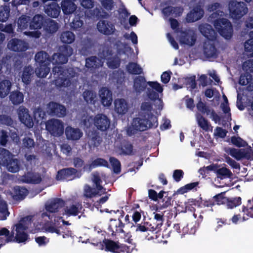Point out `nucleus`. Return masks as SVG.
<instances>
[{
  "label": "nucleus",
  "mask_w": 253,
  "mask_h": 253,
  "mask_svg": "<svg viewBox=\"0 0 253 253\" xmlns=\"http://www.w3.org/2000/svg\"><path fill=\"white\" fill-rule=\"evenodd\" d=\"M230 15L234 19L239 20L248 12L247 4L242 1L231 0L228 4Z\"/></svg>",
  "instance_id": "nucleus-9"
},
{
  "label": "nucleus",
  "mask_w": 253,
  "mask_h": 253,
  "mask_svg": "<svg viewBox=\"0 0 253 253\" xmlns=\"http://www.w3.org/2000/svg\"><path fill=\"white\" fill-rule=\"evenodd\" d=\"M128 110L127 103L124 99H120L115 101V110L119 114L124 115Z\"/></svg>",
  "instance_id": "nucleus-33"
},
{
  "label": "nucleus",
  "mask_w": 253,
  "mask_h": 253,
  "mask_svg": "<svg viewBox=\"0 0 253 253\" xmlns=\"http://www.w3.org/2000/svg\"><path fill=\"white\" fill-rule=\"evenodd\" d=\"M199 184V182H194L187 184L184 186L178 189L177 191V193L178 194H183L195 188Z\"/></svg>",
  "instance_id": "nucleus-49"
},
{
  "label": "nucleus",
  "mask_w": 253,
  "mask_h": 253,
  "mask_svg": "<svg viewBox=\"0 0 253 253\" xmlns=\"http://www.w3.org/2000/svg\"><path fill=\"white\" fill-rule=\"evenodd\" d=\"M46 19L41 14H36L31 19L30 29L31 30H38L43 27Z\"/></svg>",
  "instance_id": "nucleus-24"
},
{
  "label": "nucleus",
  "mask_w": 253,
  "mask_h": 253,
  "mask_svg": "<svg viewBox=\"0 0 253 253\" xmlns=\"http://www.w3.org/2000/svg\"><path fill=\"white\" fill-rule=\"evenodd\" d=\"M61 41L64 43H72L75 39L74 34L69 31L63 32L60 37Z\"/></svg>",
  "instance_id": "nucleus-43"
},
{
  "label": "nucleus",
  "mask_w": 253,
  "mask_h": 253,
  "mask_svg": "<svg viewBox=\"0 0 253 253\" xmlns=\"http://www.w3.org/2000/svg\"><path fill=\"white\" fill-rule=\"evenodd\" d=\"M231 141L233 144L238 147H246L248 145V143L240 137L233 136L231 138Z\"/></svg>",
  "instance_id": "nucleus-59"
},
{
  "label": "nucleus",
  "mask_w": 253,
  "mask_h": 253,
  "mask_svg": "<svg viewBox=\"0 0 253 253\" xmlns=\"http://www.w3.org/2000/svg\"><path fill=\"white\" fill-rule=\"evenodd\" d=\"M204 12L200 6L194 7L186 15V20L189 23L194 22L200 19Z\"/></svg>",
  "instance_id": "nucleus-19"
},
{
  "label": "nucleus",
  "mask_w": 253,
  "mask_h": 253,
  "mask_svg": "<svg viewBox=\"0 0 253 253\" xmlns=\"http://www.w3.org/2000/svg\"><path fill=\"white\" fill-rule=\"evenodd\" d=\"M198 124L203 130H208L209 129L210 125L208 120L202 116L198 117Z\"/></svg>",
  "instance_id": "nucleus-64"
},
{
  "label": "nucleus",
  "mask_w": 253,
  "mask_h": 253,
  "mask_svg": "<svg viewBox=\"0 0 253 253\" xmlns=\"http://www.w3.org/2000/svg\"><path fill=\"white\" fill-rule=\"evenodd\" d=\"M7 46L9 49L15 52H24L29 47L27 42L16 38L11 39L8 42Z\"/></svg>",
  "instance_id": "nucleus-16"
},
{
  "label": "nucleus",
  "mask_w": 253,
  "mask_h": 253,
  "mask_svg": "<svg viewBox=\"0 0 253 253\" xmlns=\"http://www.w3.org/2000/svg\"><path fill=\"white\" fill-rule=\"evenodd\" d=\"M13 156L7 162V164H5L4 167H5L8 171L12 173H15L18 172L20 169V162L17 159H14Z\"/></svg>",
  "instance_id": "nucleus-36"
},
{
  "label": "nucleus",
  "mask_w": 253,
  "mask_h": 253,
  "mask_svg": "<svg viewBox=\"0 0 253 253\" xmlns=\"http://www.w3.org/2000/svg\"><path fill=\"white\" fill-rule=\"evenodd\" d=\"M31 17L28 15L23 14L17 20V26L19 29L23 31L30 27L31 24Z\"/></svg>",
  "instance_id": "nucleus-39"
},
{
  "label": "nucleus",
  "mask_w": 253,
  "mask_h": 253,
  "mask_svg": "<svg viewBox=\"0 0 253 253\" xmlns=\"http://www.w3.org/2000/svg\"><path fill=\"white\" fill-rule=\"evenodd\" d=\"M101 102L104 106H109L112 102V93L107 87H102L99 91Z\"/></svg>",
  "instance_id": "nucleus-23"
},
{
  "label": "nucleus",
  "mask_w": 253,
  "mask_h": 253,
  "mask_svg": "<svg viewBox=\"0 0 253 253\" xmlns=\"http://www.w3.org/2000/svg\"><path fill=\"white\" fill-rule=\"evenodd\" d=\"M93 125L97 129L104 131L110 127V121L105 115L98 114L93 118Z\"/></svg>",
  "instance_id": "nucleus-13"
},
{
  "label": "nucleus",
  "mask_w": 253,
  "mask_h": 253,
  "mask_svg": "<svg viewBox=\"0 0 253 253\" xmlns=\"http://www.w3.org/2000/svg\"><path fill=\"white\" fill-rule=\"evenodd\" d=\"M225 192H221L213 197L214 203L217 205L226 204L227 201V198L224 196Z\"/></svg>",
  "instance_id": "nucleus-60"
},
{
  "label": "nucleus",
  "mask_w": 253,
  "mask_h": 253,
  "mask_svg": "<svg viewBox=\"0 0 253 253\" xmlns=\"http://www.w3.org/2000/svg\"><path fill=\"white\" fill-rule=\"evenodd\" d=\"M92 181L94 184H95V188H96L97 190H100L103 193H106V189L104 188L102 186V180L101 179L99 175H94Z\"/></svg>",
  "instance_id": "nucleus-61"
},
{
  "label": "nucleus",
  "mask_w": 253,
  "mask_h": 253,
  "mask_svg": "<svg viewBox=\"0 0 253 253\" xmlns=\"http://www.w3.org/2000/svg\"><path fill=\"white\" fill-rule=\"evenodd\" d=\"M199 30L201 34L207 39L203 45L205 56L207 58H216L217 50L215 44L217 38L216 32L209 24L200 25Z\"/></svg>",
  "instance_id": "nucleus-2"
},
{
  "label": "nucleus",
  "mask_w": 253,
  "mask_h": 253,
  "mask_svg": "<svg viewBox=\"0 0 253 253\" xmlns=\"http://www.w3.org/2000/svg\"><path fill=\"white\" fill-rule=\"evenodd\" d=\"M133 149L132 145L127 142L122 146L121 151L122 154L125 155H131L133 154Z\"/></svg>",
  "instance_id": "nucleus-55"
},
{
  "label": "nucleus",
  "mask_w": 253,
  "mask_h": 253,
  "mask_svg": "<svg viewBox=\"0 0 253 253\" xmlns=\"http://www.w3.org/2000/svg\"><path fill=\"white\" fill-rule=\"evenodd\" d=\"M226 204L228 208L233 209L241 204V198L240 197L231 199L227 198V201Z\"/></svg>",
  "instance_id": "nucleus-52"
},
{
  "label": "nucleus",
  "mask_w": 253,
  "mask_h": 253,
  "mask_svg": "<svg viewBox=\"0 0 253 253\" xmlns=\"http://www.w3.org/2000/svg\"><path fill=\"white\" fill-rule=\"evenodd\" d=\"M33 73L34 70L31 66L25 67L21 77L22 82L27 85L30 84Z\"/></svg>",
  "instance_id": "nucleus-40"
},
{
  "label": "nucleus",
  "mask_w": 253,
  "mask_h": 253,
  "mask_svg": "<svg viewBox=\"0 0 253 253\" xmlns=\"http://www.w3.org/2000/svg\"><path fill=\"white\" fill-rule=\"evenodd\" d=\"M226 152L229 153L232 157H234L238 161L241 160L245 158L248 159L250 158L248 153L245 152L244 149H237L234 148H229L228 150L226 151Z\"/></svg>",
  "instance_id": "nucleus-31"
},
{
  "label": "nucleus",
  "mask_w": 253,
  "mask_h": 253,
  "mask_svg": "<svg viewBox=\"0 0 253 253\" xmlns=\"http://www.w3.org/2000/svg\"><path fill=\"white\" fill-rule=\"evenodd\" d=\"M28 193V190L20 186H15L13 187L12 193V198L16 201L23 200Z\"/></svg>",
  "instance_id": "nucleus-25"
},
{
  "label": "nucleus",
  "mask_w": 253,
  "mask_h": 253,
  "mask_svg": "<svg viewBox=\"0 0 253 253\" xmlns=\"http://www.w3.org/2000/svg\"><path fill=\"white\" fill-rule=\"evenodd\" d=\"M252 75L249 73L242 74L239 78V83L242 85H246L251 82L252 80Z\"/></svg>",
  "instance_id": "nucleus-54"
},
{
  "label": "nucleus",
  "mask_w": 253,
  "mask_h": 253,
  "mask_svg": "<svg viewBox=\"0 0 253 253\" xmlns=\"http://www.w3.org/2000/svg\"><path fill=\"white\" fill-rule=\"evenodd\" d=\"M81 170L74 168H67L60 169L57 172V179L70 181L81 176Z\"/></svg>",
  "instance_id": "nucleus-10"
},
{
  "label": "nucleus",
  "mask_w": 253,
  "mask_h": 253,
  "mask_svg": "<svg viewBox=\"0 0 253 253\" xmlns=\"http://www.w3.org/2000/svg\"><path fill=\"white\" fill-rule=\"evenodd\" d=\"M47 113L51 116L63 117L66 114L65 107L54 101L49 102L46 106Z\"/></svg>",
  "instance_id": "nucleus-11"
},
{
  "label": "nucleus",
  "mask_w": 253,
  "mask_h": 253,
  "mask_svg": "<svg viewBox=\"0 0 253 253\" xmlns=\"http://www.w3.org/2000/svg\"><path fill=\"white\" fill-rule=\"evenodd\" d=\"M43 27L46 34L52 35L57 31L59 29V25L55 21L47 19H46Z\"/></svg>",
  "instance_id": "nucleus-30"
},
{
  "label": "nucleus",
  "mask_w": 253,
  "mask_h": 253,
  "mask_svg": "<svg viewBox=\"0 0 253 253\" xmlns=\"http://www.w3.org/2000/svg\"><path fill=\"white\" fill-rule=\"evenodd\" d=\"M119 242H115L110 239H104L102 243L101 242H97L96 243H92L93 245L97 246L98 244H100L101 249H104L106 252H110L113 253H119L118 252Z\"/></svg>",
  "instance_id": "nucleus-18"
},
{
  "label": "nucleus",
  "mask_w": 253,
  "mask_h": 253,
  "mask_svg": "<svg viewBox=\"0 0 253 253\" xmlns=\"http://www.w3.org/2000/svg\"><path fill=\"white\" fill-rule=\"evenodd\" d=\"M141 115L153 114L151 111L152 110V105L151 103L148 102H142L141 106Z\"/></svg>",
  "instance_id": "nucleus-57"
},
{
  "label": "nucleus",
  "mask_w": 253,
  "mask_h": 253,
  "mask_svg": "<svg viewBox=\"0 0 253 253\" xmlns=\"http://www.w3.org/2000/svg\"><path fill=\"white\" fill-rule=\"evenodd\" d=\"M35 59L39 65L36 70L37 76L39 78H45L50 72L49 66L51 60L49 55L45 51H41L36 54Z\"/></svg>",
  "instance_id": "nucleus-6"
},
{
  "label": "nucleus",
  "mask_w": 253,
  "mask_h": 253,
  "mask_svg": "<svg viewBox=\"0 0 253 253\" xmlns=\"http://www.w3.org/2000/svg\"><path fill=\"white\" fill-rule=\"evenodd\" d=\"M13 234H14V229L11 232L6 228L3 227L0 229V236H4L5 239H3L5 243L11 242V240L13 239Z\"/></svg>",
  "instance_id": "nucleus-47"
},
{
  "label": "nucleus",
  "mask_w": 253,
  "mask_h": 253,
  "mask_svg": "<svg viewBox=\"0 0 253 253\" xmlns=\"http://www.w3.org/2000/svg\"><path fill=\"white\" fill-rule=\"evenodd\" d=\"M119 246L118 252L119 253H131L136 247L135 244H131V245L127 246L120 243H119Z\"/></svg>",
  "instance_id": "nucleus-51"
},
{
  "label": "nucleus",
  "mask_w": 253,
  "mask_h": 253,
  "mask_svg": "<svg viewBox=\"0 0 253 253\" xmlns=\"http://www.w3.org/2000/svg\"><path fill=\"white\" fill-rule=\"evenodd\" d=\"M102 166L109 168L108 163L103 158H98L93 160L91 164H86L84 167V171H90L92 168Z\"/></svg>",
  "instance_id": "nucleus-28"
},
{
  "label": "nucleus",
  "mask_w": 253,
  "mask_h": 253,
  "mask_svg": "<svg viewBox=\"0 0 253 253\" xmlns=\"http://www.w3.org/2000/svg\"><path fill=\"white\" fill-rule=\"evenodd\" d=\"M52 59L53 61H54V63L55 64H63L67 62L68 57L60 52L54 53L52 56Z\"/></svg>",
  "instance_id": "nucleus-48"
},
{
  "label": "nucleus",
  "mask_w": 253,
  "mask_h": 253,
  "mask_svg": "<svg viewBox=\"0 0 253 253\" xmlns=\"http://www.w3.org/2000/svg\"><path fill=\"white\" fill-rule=\"evenodd\" d=\"M9 99L14 105H18L24 101V96L23 93L19 90H14L9 93Z\"/></svg>",
  "instance_id": "nucleus-29"
},
{
  "label": "nucleus",
  "mask_w": 253,
  "mask_h": 253,
  "mask_svg": "<svg viewBox=\"0 0 253 253\" xmlns=\"http://www.w3.org/2000/svg\"><path fill=\"white\" fill-rule=\"evenodd\" d=\"M18 114L19 120L22 124L28 128L33 127L34 122L28 109L20 107L18 110Z\"/></svg>",
  "instance_id": "nucleus-17"
},
{
  "label": "nucleus",
  "mask_w": 253,
  "mask_h": 253,
  "mask_svg": "<svg viewBox=\"0 0 253 253\" xmlns=\"http://www.w3.org/2000/svg\"><path fill=\"white\" fill-rule=\"evenodd\" d=\"M119 223L114 224L115 230H114L113 225L110 224L109 225L108 230L109 232H111L112 236H116L117 234L124 233L125 231L123 229L125 227V224L123 223L120 218H118Z\"/></svg>",
  "instance_id": "nucleus-37"
},
{
  "label": "nucleus",
  "mask_w": 253,
  "mask_h": 253,
  "mask_svg": "<svg viewBox=\"0 0 253 253\" xmlns=\"http://www.w3.org/2000/svg\"><path fill=\"white\" fill-rule=\"evenodd\" d=\"M127 72L131 75H140L143 73V69L136 63L129 62L126 66Z\"/></svg>",
  "instance_id": "nucleus-38"
},
{
  "label": "nucleus",
  "mask_w": 253,
  "mask_h": 253,
  "mask_svg": "<svg viewBox=\"0 0 253 253\" xmlns=\"http://www.w3.org/2000/svg\"><path fill=\"white\" fill-rule=\"evenodd\" d=\"M13 155L5 148H0V165L4 166L7 164V162L11 158Z\"/></svg>",
  "instance_id": "nucleus-42"
},
{
  "label": "nucleus",
  "mask_w": 253,
  "mask_h": 253,
  "mask_svg": "<svg viewBox=\"0 0 253 253\" xmlns=\"http://www.w3.org/2000/svg\"><path fill=\"white\" fill-rule=\"evenodd\" d=\"M80 124L84 129L86 131L93 124V118L91 116L84 115L82 117Z\"/></svg>",
  "instance_id": "nucleus-45"
},
{
  "label": "nucleus",
  "mask_w": 253,
  "mask_h": 253,
  "mask_svg": "<svg viewBox=\"0 0 253 253\" xmlns=\"http://www.w3.org/2000/svg\"><path fill=\"white\" fill-rule=\"evenodd\" d=\"M147 84L159 93H161L163 90L162 86L156 81L147 82L145 77L141 76H137L134 79L133 88L137 93H140L144 91L146 88Z\"/></svg>",
  "instance_id": "nucleus-8"
},
{
  "label": "nucleus",
  "mask_w": 253,
  "mask_h": 253,
  "mask_svg": "<svg viewBox=\"0 0 253 253\" xmlns=\"http://www.w3.org/2000/svg\"><path fill=\"white\" fill-rule=\"evenodd\" d=\"M12 86V83L8 79L0 80V98L3 99L9 94Z\"/></svg>",
  "instance_id": "nucleus-26"
},
{
  "label": "nucleus",
  "mask_w": 253,
  "mask_h": 253,
  "mask_svg": "<svg viewBox=\"0 0 253 253\" xmlns=\"http://www.w3.org/2000/svg\"><path fill=\"white\" fill-rule=\"evenodd\" d=\"M65 135L68 140H78L83 136L82 131L79 128L68 126L65 129Z\"/></svg>",
  "instance_id": "nucleus-22"
},
{
  "label": "nucleus",
  "mask_w": 253,
  "mask_h": 253,
  "mask_svg": "<svg viewBox=\"0 0 253 253\" xmlns=\"http://www.w3.org/2000/svg\"><path fill=\"white\" fill-rule=\"evenodd\" d=\"M61 220L59 217H55L53 220H50L44 224V228L46 232L54 233H55L58 236L61 235L60 228L61 227Z\"/></svg>",
  "instance_id": "nucleus-15"
},
{
  "label": "nucleus",
  "mask_w": 253,
  "mask_h": 253,
  "mask_svg": "<svg viewBox=\"0 0 253 253\" xmlns=\"http://www.w3.org/2000/svg\"><path fill=\"white\" fill-rule=\"evenodd\" d=\"M65 205V201L61 198H54L49 203L45 205V211L42 213L41 216L44 218L47 217L49 220L59 217L58 212Z\"/></svg>",
  "instance_id": "nucleus-7"
},
{
  "label": "nucleus",
  "mask_w": 253,
  "mask_h": 253,
  "mask_svg": "<svg viewBox=\"0 0 253 253\" xmlns=\"http://www.w3.org/2000/svg\"><path fill=\"white\" fill-rule=\"evenodd\" d=\"M188 205L186 206V208L190 210L191 211H195V209L192 206L200 207L202 204V198L199 200L195 199H189L188 201Z\"/></svg>",
  "instance_id": "nucleus-56"
},
{
  "label": "nucleus",
  "mask_w": 253,
  "mask_h": 253,
  "mask_svg": "<svg viewBox=\"0 0 253 253\" xmlns=\"http://www.w3.org/2000/svg\"><path fill=\"white\" fill-rule=\"evenodd\" d=\"M32 216H27L22 218L18 223L15 225L16 235L13 234V239L11 242L18 243H25L29 239V235L25 231L32 222Z\"/></svg>",
  "instance_id": "nucleus-5"
},
{
  "label": "nucleus",
  "mask_w": 253,
  "mask_h": 253,
  "mask_svg": "<svg viewBox=\"0 0 253 253\" xmlns=\"http://www.w3.org/2000/svg\"><path fill=\"white\" fill-rule=\"evenodd\" d=\"M250 39L244 44L245 50L247 52H252L250 55L253 57V30L249 34Z\"/></svg>",
  "instance_id": "nucleus-50"
},
{
  "label": "nucleus",
  "mask_w": 253,
  "mask_h": 253,
  "mask_svg": "<svg viewBox=\"0 0 253 253\" xmlns=\"http://www.w3.org/2000/svg\"><path fill=\"white\" fill-rule=\"evenodd\" d=\"M83 209V207L81 202H75L69 206H66L64 208V212L69 216H75L81 212Z\"/></svg>",
  "instance_id": "nucleus-20"
},
{
  "label": "nucleus",
  "mask_w": 253,
  "mask_h": 253,
  "mask_svg": "<svg viewBox=\"0 0 253 253\" xmlns=\"http://www.w3.org/2000/svg\"><path fill=\"white\" fill-rule=\"evenodd\" d=\"M34 117L38 121L42 120L45 118V112L41 107H38L34 111Z\"/></svg>",
  "instance_id": "nucleus-62"
},
{
  "label": "nucleus",
  "mask_w": 253,
  "mask_h": 253,
  "mask_svg": "<svg viewBox=\"0 0 253 253\" xmlns=\"http://www.w3.org/2000/svg\"><path fill=\"white\" fill-rule=\"evenodd\" d=\"M97 28L100 33L106 36L113 35L116 31L114 24L106 20H99L97 24Z\"/></svg>",
  "instance_id": "nucleus-14"
},
{
  "label": "nucleus",
  "mask_w": 253,
  "mask_h": 253,
  "mask_svg": "<svg viewBox=\"0 0 253 253\" xmlns=\"http://www.w3.org/2000/svg\"><path fill=\"white\" fill-rule=\"evenodd\" d=\"M215 173L217 177L220 179L230 178L233 175L231 171L226 167H218Z\"/></svg>",
  "instance_id": "nucleus-41"
},
{
  "label": "nucleus",
  "mask_w": 253,
  "mask_h": 253,
  "mask_svg": "<svg viewBox=\"0 0 253 253\" xmlns=\"http://www.w3.org/2000/svg\"><path fill=\"white\" fill-rule=\"evenodd\" d=\"M183 11V9L181 7L168 6L163 9L162 12L167 17L172 15L176 17L181 16Z\"/></svg>",
  "instance_id": "nucleus-27"
},
{
  "label": "nucleus",
  "mask_w": 253,
  "mask_h": 253,
  "mask_svg": "<svg viewBox=\"0 0 253 253\" xmlns=\"http://www.w3.org/2000/svg\"><path fill=\"white\" fill-rule=\"evenodd\" d=\"M243 70L246 73H253V59L245 61L242 65Z\"/></svg>",
  "instance_id": "nucleus-63"
},
{
  "label": "nucleus",
  "mask_w": 253,
  "mask_h": 253,
  "mask_svg": "<svg viewBox=\"0 0 253 253\" xmlns=\"http://www.w3.org/2000/svg\"><path fill=\"white\" fill-rule=\"evenodd\" d=\"M47 130L54 136H60L64 133L63 122L57 119H52L46 125Z\"/></svg>",
  "instance_id": "nucleus-12"
},
{
  "label": "nucleus",
  "mask_w": 253,
  "mask_h": 253,
  "mask_svg": "<svg viewBox=\"0 0 253 253\" xmlns=\"http://www.w3.org/2000/svg\"><path fill=\"white\" fill-rule=\"evenodd\" d=\"M196 38L193 34L187 32H182L180 37V43L189 46H193L196 42Z\"/></svg>",
  "instance_id": "nucleus-32"
},
{
  "label": "nucleus",
  "mask_w": 253,
  "mask_h": 253,
  "mask_svg": "<svg viewBox=\"0 0 253 253\" xmlns=\"http://www.w3.org/2000/svg\"><path fill=\"white\" fill-rule=\"evenodd\" d=\"M83 96L84 101L87 104H95L96 102L95 98L96 97V94L95 92L86 89L83 92Z\"/></svg>",
  "instance_id": "nucleus-44"
},
{
  "label": "nucleus",
  "mask_w": 253,
  "mask_h": 253,
  "mask_svg": "<svg viewBox=\"0 0 253 253\" xmlns=\"http://www.w3.org/2000/svg\"><path fill=\"white\" fill-rule=\"evenodd\" d=\"M103 194L95 188H92L88 184H85L84 189V196L86 198H92L96 196H100Z\"/></svg>",
  "instance_id": "nucleus-34"
},
{
  "label": "nucleus",
  "mask_w": 253,
  "mask_h": 253,
  "mask_svg": "<svg viewBox=\"0 0 253 253\" xmlns=\"http://www.w3.org/2000/svg\"><path fill=\"white\" fill-rule=\"evenodd\" d=\"M109 162L112 167L113 172L119 174L121 171V164L120 161L114 157H110Z\"/></svg>",
  "instance_id": "nucleus-46"
},
{
  "label": "nucleus",
  "mask_w": 253,
  "mask_h": 253,
  "mask_svg": "<svg viewBox=\"0 0 253 253\" xmlns=\"http://www.w3.org/2000/svg\"><path fill=\"white\" fill-rule=\"evenodd\" d=\"M52 74L55 78L54 84L58 87H65L71 85V80L76 72L72 68H65L61 66H54Z\"/></svg>",
  "instance_id": "nucleus-3"
},
{
  "label": "nucleus",
  "mask_w": 253,
  "mask_h": 253,
  "mask_svg": "<svg viewBox=\"0 0 253 253\" xmlns=\"http://www.w3.org/2000/svg\"><path fill=\"white\" fill-rule=\"evenodd\" d=\"M100 60L95 56L88 57L85 60V67L90 69V71H94L101 66Z\"/></svg>",
  "instance_id": "nucleus-35"
},
{
  "label": "nucleus",
  "mask_w": 253,
  "mask_h": 253,
  "mask_svg": "<svg viewBox=\"0 0 253 253\" xmlns=\"http://www.w3.org/2000/svg\"><path fill=\"white\" fill-rule=\"evenodd\" d=\"M10 8L8 6H4L0 8V21L5 22L9 16Z\"/></svg>",
  "instance_id": "nucleus-53"
},
{
  "label": "nucleus",
  "mask_w": 253,
  "mask_h": 253,
  "mask_svg": "<svg viewBox=\"0 0 253 253\" xmlns=\"http://www.w3.org/2000/svg\"><path fill=\"white\" fill-rule=\"evenodd\" d=\"M220 7L221 4L218 2H214L209 5L210 11H215L211 15L210 18L213 21V26L218 33L225 39L228 40L232 36L233 27L228 19L220 18L223 14V12L218 9Z\"/></svg>",
  "instance_id": "nucleus-1"
},
{
  "label": "nucleus",
  "mask_w": 253,
  "mask_h": 253,
  "mask_svg": "<svg viewBox=\"0 0 253 253\" xmlns=\"http://www.w3.org/2000/svg\"><path fill=\"white\" fill-rule=\"evenodd\" d=\"M197 108L198 110L202 114H206L207 115H209L211 113V110L210 108L207 106L206 103L202 102L201 99L197 104Z\"/></svg>",
  "instance_id": "nucleus-58"
},
{
  "label": "nucleus",
  "mask_w": 253,
  "mask_h": 253,
  "mask_svg": "<svg viewBox=\"0 0 253 253\" xmlns=\"http://www.w3.org/2000/svg\"><path fill=\"white\" fill-rule=\"evenodd\" d=\"M132 125L135 129L142 131L152 127H157L158 119L153 114H140L139 117L133 119Z\"/></svg>",
  "instance_id": "nucleus-4"
},
{
  "label": "nucleus",
  "mask_w": 253,
  "mask_h": 253,
  "mask_svg": "<svg viewBox=\"0 0 253 253\" xmlns=\"http://www.w3.org/2000/svg\"><path fill=\"white\" fill-rule=\"evenodd\" d=\"M61 10V7L59 4L55 2L51 1L44 7L45 13L49 17L57 18L59 16Z\"/></svg>",
  "instance_id": "nucleus-21"
}]
</instances>
